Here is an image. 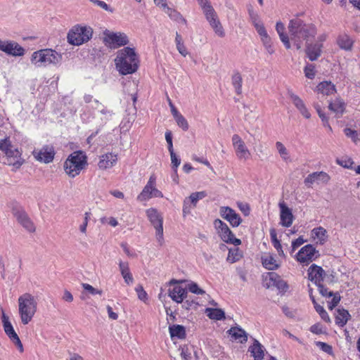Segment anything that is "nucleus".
Wrapping results in <instances>:
<instances>
[{
  "label": "nucleus",
  "instance_id": "nucleus-23",
  "mask_svg": "<svg viewBox=\"0 0 360 360\" xmlns=\"http://www.w3.org/2000/svg\"><path fill=\"white\" fill-rule=\"evenodd\" d=\"M325 272L323 269L316 264H312L308 269L309 279L315 283H320L323 280Z\"/></svg>",
  "mask_w": 360,
  "mask_h": 360
},
{
  "label": "nucleus",
  "instance_id": "nucleus-50",
  "mask_svg": "<svg viewBox=\"0 0 360 360\" xmlns=\"http://www.w3.org/2000/svg\"><path fill=\"white\" fill-rule=\"evenodd\" d=\"M316 345L319 347L323 352L330 354L333 355V351L332 346L329 345L328 344L323 342H316Z\"/></svg>",
  "mask_w": 360,
  "mask_h": 360
},
{
  "label": "nucleus",
  "instance_id": "nucleus-60",
  "mask_svg": "<svg viewBox=\"0 0 360 360\" xmlns=\"http://www.w3.org/2000/svg\"><path fill=\"white\" fill-rule=\"evenodd\" d=\"M82 287L85 290L88 291L91 295L102 294L101 290L94 288L93 286L88 283H82Z\"/></svg>",
  "mask_w": 360,
  "mask_h": 360
},
{
  "label": "nucleus",
  "instance_id": "nucleus-18",
  "mask_svg": "<svg viewBox=\"0 0 360 360\" xmlns=\"http://www.w3.org/2000/svg\"><path fill=\"white\" fill-rule=\"evenodd\" d=\"M105 41L107 43L117 46H124L128 44L127 36L124 33L108 32L105 34Z\"/></svg>",
  "mask_w": 360,
  "mask_h": 360
},
{
  "label": "nucleus",
  "instance_id": "nucleus-43",
  "mask_svg": "<svg viewBox=\"0 0 360 360\" xmlns=\"http://www.w3.org/2000/svg\"><path fill=\"white\" fill-rule=\"evenodd\" d=\"M248 11L250 16V19L255 26L256 24H259L262 22L260 20L259 16L257 12H255L253 9V7L252 5H249L248 7Z\"/></svg>",
  "mask_w": 360,
  "mask_h": 360
},
{
  "label": "nucleus",
  "instance_id": "nucleus-36",
  "mask_svg": "<svg viewBox=\"0 0 360 360\" xmlns=\"http://www.w3.org/2000/svg\"><path fill=\"white\" fill-rule=\"evenodd\" d=\"M310 298L314 304V307L316 311V312L320 315L321 318L326 322L327 323H330V316L328 315V314L327 313V311L324 309V308L319 305L315 298L314 297V296L312 295H310Z\"/></svg>",
  "mask_w": 360,
  "mask_h": 360
},
{
  "label": "nucleus",
  "instance_id": "nucleus-12",
  "mask_svg": "<svg viewBox=\"0 0 360 360\" xmlns=\"http://www.w3.org/2000/svg\"><path fill=\"white\" fill-rule=\"evenodd\" d=\"M219 214L220 216L228 221L233 227H238L242 222V219L240 215L229 207H221Z\"/></svg>",
  "mask_w": 360,
  "mask_h": 360
},
{
  "label": "nucleus",
  "instance_id": "nucleus-52",
  "mask_svg": "<svg viewBox=\"0 0 360 360\" xmlns=\"http://www.w3.org/2000/svg\"><path fill=\"white\" fill-rule=\"evenodd\" d=\"M193 208H195V207H193V205L190 202H188V200H186L185 198L184 200L183 210H182L184 217L191 214V210Z\"/></svg>",
  "mask_w": 360,
  "mask_h": 360
},
{
  "label": "nucleus",
  "instance_id": "nucleus-30",
  "mask_svg": "<svg viewBox=\"0 0 360 360\" xmlns=\"http://www.w3.org/2000/svg\"><path fill=\"white\" fill-rule=\"evenodd\" d=\"M119 267L124 282L128 285L132 283L134 281V278L130 272L128 262L120 261Z\"/></svg>",
  "mask_w": 360,
  "mask_h": 360
},
{
  "label": "nucleus",
  "instance_id": "nucleus-64",
  "mask_svg": "<svg viewBox=\"0 0 360 360\" xmlns=\"http://www.w3.org/2000/svg\"><path fill=\"white\" fill-rule=\"evenodd\" d=\"M165 139L168 145V150L169 152L174 151L173 143H172V134L170 131H167L165 132Z\"/></svg>",
  "mask_w": 360,
  "mask_h": 360
},
{
  "label": "nucleus",
  "instance_id": "nucleus-29",
  "mask_svg": "<svg viewBox=\"0 0 360 360\" xmlns=\"http://www.w3.org/2000/svg\"><path fill=\"white\" fill-rule=\"evenodd\" d=\"M337 44L341 49L351 51L353 46L354 40L347 34H342L338 36Z\"/></svg>",
  "mask_w": 360,
  "mask_h": 360
},
{
  "label": "nucleus",
  "instance_id": "nucleus-5",
  "mask_svg": "<svg viewBox=\"0 0 360 360\" xmlns=\"http://www.w3.org/2000/svg\"><path fill=\"white\" fill-rule=\"evenodd\" d=\"M62 59V56L53 49H41L35 51L32 55V63L37 66L57 65Z\"/></svg>",
  "mask_w": 360,
  "mask_h": 360
},
{
  "label": "nucleus",
  "instance_id": "nucleus-51",
  "mask_svg": "<svg viewBox=\"0 0 360 360\" xmlns=\"http://www.w3.org/2000/svg\"><path fill=\"white\" fill-rule=\"evenodd\" d=\"M290 96L292 100V102L293 103V104L295 105L297 110L302 108L303 106L305 105L304 101L298 96L291 93Z\"/></svg>",
  "mask_w": 360,
  "mask_h": 360
},
{
  "label": "nucleus",
  "instance_id": "nucleus-20",
  "mask_svg": "<svg viewBox=\"0 0 360 360\" xmlns=\"http://www.w3.org/2000/svg\"><path fill=\"white\" fill-rule=\"evenodd\" d=\"M117 161V156L112 153H108L100 156L98 166L101 169L112 167Z\"/></svg>",
  "mask_w": 360,
  "mask_h": 360
},
{
  "label": "nucleus",
  "instance_id": "nucleus-61",
  "mask_svg": "<svg viewBox=\"0 0 360 360\" xmlns=\"http://www.w3.org/2000/svg\"><path fill=\"white\" fill-rule=\"evenodd\" d=\"M91 213L90 212H85L84 214V219L83 223L79 226V230L82 233H85L86 231V227L88 225L89 219L90 218Z\"/></svg>",
  "mask_w": 360,
  "mask_h": 360
},
{
  "label": "nucleus",
  "instance_id": "nucleus-22",
  "mask_svg": "<svg viewBox=\"0 0 360 360\" xmlns=\"http://www.w3.org/2000/svg\"><path fill=\"white\" fill-rule=\"evenodd\" d=\"M187 293V289L181 285H175L169 289V296L176 303H182Z\"/></svg>",
  "mask_w": 360,
  "mask_h": 360
},
{
  "label": "nucleus",
  "instance_id": "nucleus-8",
  "mask_svg": "<svg viewBox=\"0 0 360 360\" xmlns=\"http://www.w3.org/2000/svg\"><path fill=\"white\" fill-rule=\"evenodd\" d=\"M214 226L224 242L233 244L235 246L240 245V240L235 238L233 232L225 222L219 219H217L214 221Z\"/></svg>",
  "mask_w": 360,
  "mask_h": 360
},
{
  "label": "nucleus",
  "instance_id": "nucleus-48",
  "mask_svg": "<svg viewBox=\"0 0 360 360\" xmlns=\"http://www.w3.org/2000/svg\"><path fill=\"white\" fill-rule=\"evenodd\" d=\"M304 72L305 77L309 79H314L316 75L315 66L313 64L307 63L304 67Z\"/></svg>",
  "mask_w": 360,
  "mask_h": 360
},
{
  "label": "nucleus",
  "instance_id": "nucleus-32",
  "mask_svg": "<svg viewBox=\"0 0 360 360\" xmlns=\"http://www.w3.org/2000/svg\"><path fill=\"white\" fill-rule=\"evenodd\" d=\"M169 331L172 338L184 339L186 335L185 328L181 325L169 326Z\"/></svg>",
  "mask_w": 360,
  "mask_h": 360
},
{
  "label": "nucleus",
  "instance_id": "nucleus-63",
  "mask_svg": "<svg viewBox=\"0 0 360 360\" xmlns=\"http://www.w3.org/2000/svg\"><path fill=\"white\" fill-rule=\"evenodd\" d=\"M309 330L312 333L317 334V335L324 333V330H323V326L320 323H316V324L312 325L310 327Z\"/></svg>",
  "mask_w": 360,
  "mask_h": 360
},
{
  "label": "nucleus",
  "instance_id": "nucleus-44",
  "mask_svg": "<svg viewBox=\"0 0 360 360\" xmlns=\"http://www.w3.org/2000/svg\"><path fill=\"white\" fill-rule=\"evenodd\" d=\"M242 255L238 248L230 249L229 250V255L227 259L231 263H234L238 261L241 258Z\"/></svg>",
  "mask_w": 360,
  "mask_h": 360
},
{
  "label": "nucleus",
  "instance_id": "nucleus-15",
  "mask_svg": "<svg viewBox=\"0 0 360 360\" xmlns=\"http://www.w3.org/2000/svg\"><path fill=\"white\" fill-rule=\"evenodd\" d=\"M278 206L280 208V224L284 227H290L294 219L292 210L283 201L280 202Z\"/></svg>",
  "mask_w": 360,
  "mask_h": 360
},
{
  "label": "nucleus",
  "instance_id": "nucleus-54",
  "mask_svg": "<svg viewBox=\"0 0 360 360\" xmlns=\"http://www.w3.org/2000/svg\"><path fill=\"white\" fill-rule=\"evenodd\" d=\"M135 290L137 293L138 297L139 300L142 301H145L148 299V295L146 292L144 290L143 286L141 285H138L135 288Z\"/></svg>",
  "mask_w": 360,
  "mask_h": 360
},
{
  "label": "nucleus",
  "instance_id": "nucleus-10",
  "mask_svg": "<svg viewBox=\"0 0 360 360\" xmlns=\"http://www.w3.org/2000/svg\"><path fill=\"white\" fill-rule=\"evenodd\" d=\"M319 256V252L316 250L314 245L308 244L298 251L295 258L300 263L307 265L316 260Z\"/></svg>",
  "mask_w": 360,
  "mask_h": 360
},
{
  "label": "nucleus",
  "instance_id": "nucleus-45",
  "mask_svg": "<svg viewBox=\"0 0 360 360\" xmlns=\"http://www.w3.org/2000/svg\"><path fill=\"white\" fill-rule=\"evenodd\" d=\"M174 118L175 119L177 125L184 131H187L188 129V123L186 118L181 113L174 117Z\"/></svg>",
  "mask_w": 360,
  "mask_h": 360
},
{
  "label": "nucleus",
  "instance_id": "nucleus-3",
  "mask_svg": "<svg viewBox=\"0 0 360 360\" xmlns=\"http://www.w3.org/2000/svg\"><path fill=\"white\" fill-rule=\"evenodd\" d=\"M87 157L82 150H76L68 155L63 164V169L71 178L78 176L87 166Z\"/></svg>",
  "mask_w": 360,
  "mask_h": 360
},
{
  "label": "nucleus",
  "instance_id": "nucleus-21",
  "mask_svg": "<svg viewBox=\"0 0 360 360\" xmlns=\"http://www.w3.org/2000/svg\"><path fill=\"white\" fill-rule=\"evenodd\" d=\"M156 177L154 174H152L146 185L143 188L142 191L137 196V200L140 202L146 201L151 198L152 189L153 186H155Z\"/></svg>",
  "mask_w": 360,
  "mask_h": 360
},
{
  "label": "nucleus",
  "instance_id": "nucleus-33",
  "mask_svg": "<svg viewBox=\"0 0 360 360\" xmlns=\"http://www.w3.org/2000/svg\"><path fill=\"white\" fill-rule=\"evenodd\" d=\"M312 235L314 238L317 240L316 243H319L320 245L324 244L327 240V231L324 228L321 226L314 228L312 230Z\"/></svg>",
  "mask_w": 360,
  "mask_h": 360
},
{
  "label": "nucleus",
  "instance_id": "nucleus-62",
  "mask_svg": "<svg viewBox=\"0 0 360 360\" xmlns=\"http://www.w3.org/2000/svg\"><path fill=\"white\" fill-rule=\"evenodd\" d=\"M318 288L321 295L328 297H330L333 295V292L328 291V288H326L323 285L319 283Z\"/></svg>",
  "mask_w": 360,
  "mask_h": 360
},
{
  "label": "nucleus",
  "instance_id": "nucleus-58",
  "mask_svg": "<svg viewBox=\"0 0 360 360\" xmlns=\"http://www.w3.org/2000/svg\"><path fill=\"white\" fill-rule=\"evenodd\" d=\"M11 145L8 139H4L0 141V150L6 154Z\"/></svg>",
  "mask_w": 360,
  "mask_h": 360
},
{
  "label": "nucleus",
  "instance_id": "nucleus-2",
  "mask_svg": "<svg viewBox=\"0 0 360 360\" xmlns=\"http://www.w3.org/2000/svg\"><path fill=\"white\" fill-rule=\"evenodd\" d=\"M115 62L116 68L123 75L135 72L139 67L137 55L135 51L129 47L119 51Z\"/></svg>",
  "mask_w": 360,
  "mask_h": 360
},
{
  "label": "nucleus",
  "instance_id": "nucleus-46",
  "mask_svg": "<svg viewBox=\"0 0 360 360\" xmlns=\"http://www.w3.org/2000/svg\"><path fill=\"white\" fill-rule=\"evenodd\" d=\"M98 112L103 115L101 120L104 123H106L108 120H111L114 114L112 110L108 109L104 105L99 109Z\"/></svg>",
  "mask_w": 360,
  "mask_h": 360
},
{
  "label": "nucleus",
  "instance_id": "nucleus-37",
  "mask_svg": "<svg viewBox=\"0 0 360 360\" xmlns=\"http://www.w3.org/2000/svg\"><path fill=\"white\" fill-rule=\"evenodd\" d=\"M231 83L235 89V91L238 95L242 94V84L243 78L241 75L238 72H236L231 78Z\"/></svg>",
  "mask_w": 360,
  "mask_h": 360
},
{
  "label": "nucleus",
  "instance_id": "nucleus-24",
  "mask_svg": "<svg viewBox=\"0 0 360 360\" xmlns=\"http://www.w3.org/2000/svg\"><path fill=\"white\" fill-rule=\"evenodd\" d=\"M321 43L306 44V53L311 61H314L319 58L321 54Z\"/></svg>",
  "mask_w": 360,
  "mask_h": 360
},
{
  "label": "nucleus",
  "instance_id": "nucleus-16",
  "mask_svg": "<svg viewBox=\"0 0 360 360\" xmlns=\"http://www.w3.org/2000/svg\"><path fill=\"white\" fill-rule=\"evenodd\" d=\"M13 214L18 223L27 231L30 233L35 231V226L33 222L23 210H16L14 211Z\"/></svg>",
  "mask_w": 360,
  "mask_h": 360
},
{
  "label": "nucleus",
  "instance_id": "nucleus-4",
  "mask_svg": "<svg viewBox=\"0 0 360 360\" xmlns=\"http://www.w3.org/2000/svg\"><path fill=\"white\" fill-rule=\"evenodd\" d=\"M18 310L22 323L27 324L37 311V302L33 295L24 293L18 298Z\"/></svg>",
  "mask_w": 360,
  "mask_h": 360
},
{
  "label": "nucleus",
  "instance_id": "nucleus-26",
  "mask_svg": "<svg viewBox=\"0 0 360 360\" xmlns=\"http://www.w3.org/2000/svg\"><path fill=\"white\" fill-rule=\"evenodd\" d=\"M263 266L268 270H276L281 266V262L275 259L272 255H267L262 257Z\"/></svg>",
  "mask_w": 360,
  "mask_h": 360
},
{
  "label": "nucleus",
  "instance_id": "nucleus-27",
  "mask_svg": "<svg viewBox=\"0 0 360 360\" xmlns=\"http://www.w3.org/2000/svg\"><path fill=\"white\" fill-rule=\"evenodd\" d=\"M249 351L255 360H262L264 359L265 349L258 340H254V343L249 347Z\"/></svg>",
  "mask_w": 360,
  "mask_h": 360
},
{
  "label": "nucleus",
  "instance_id": "nucleus-9",
  "mask_svg": "<svg viewBox=\"0 0 360 360\" xmlns=\"http://www.w3.org/2000/svg\"><path fill=\"white\" fill-rule=\"evenodd\" d=\"M203 13L206 17L207 20L210 22V26L214 30V32L220 37L224 36V29L217 18V13L211 4H206L202 7Z\"/></svg>",
  "mask_w": 360,
  "mask_h": 360
},
{
  "label": "nucleus",
  "instance_id": "nucleus-11",
  "mask_svg": "<svg viewBox=\"0 0 360 360\" xmlns=\"http://www.w3.org/2000/svg\"><path fill=\"white\" fill-rule=\"evenodd\" d=\"M32 155L37 161L48 164L53 160L55 150L53 146L45 145L40 149H34Z\"/></svg>",
  "mask_w": 360,
  "mask_h": 360
},
{
  "label": "nucleus",
  "instance_id": "nucleus-34",
  "mask_svg": "<svg viewBox=\"0 0 360 360\" xmlns=\"http://www.w3.org/2000/svg\"><path fill=\"white\" fill-rule=\"evenodd\" d=\"M205 313L210 319L219 321L225 319V313L221 309L207 308Z\"/></svg>",
  "mask_w": 360,
  "mask_h": 360
},
{
  "label": "nucleus",
  "instance_id": "nucleus-42",
  "mask_svg": "<svg viewBox=\"0 0 360 360\" xmlns=\"http://www.w3.org/2000/svg\"><path fill=\"white\" fill-rule=\"evenodd\" d=\"M276 149L281 158L286 161L289 159V153L285 146L280 141L276 143Z\"/></svg>",
  "mask_w": 360,
  "mask_h": 360
},
{
  "label": "nucleus",
  "instance_id": "nucleus-19",
  "mask_svg": "<svg viewBox=\"0 0 360 360\" xmlns=\"http://www.w3.org/2000/svg\"><path fill=\"white\" fill-rule=\"evenodd\" d=\"M316 91L318 95V98L321 99L324 96H330L336 92L335 86L328 81H323L320 82L316 88Z\"/></svg>",
  "mask_w": 360,
  "mask_h": 360
},
{
  "label": "nucleus",
  "instance_id": "nucleus-13",
  "mask_svg": "<svg viewBox=\"0 0 360 360\" xmlns=\"http://www.w3.org/2000/svg\"><path fill=\"white\" fill-rule=\"evenodd\" d=\"M232 143L234 147L236 154L239 159L247 160L250 157V151L246 147L244 141L238 134L232 136Z\"/></svg>",
  "mask_w": 360,
  "mask_h": 360
},
{
  "label": "nucleus",
  "instance_id": "nucleus-55",
  "mask_svg": "<svg viewBox=\"0 0 360 360\" xmlns=\"http://www.w3.org/2000/svg\"><path fill=\"white\" fill-rule=\"evenodd\" d=\"M8 151L6 154V155L8 158H20L21 156V152L18 150V148H15L13 145L11 146V148H9Z\"/></svg>",
  "mask_w": 360,
  "mask_h": 360
},
{
  "label": "nucleus",
  "instance_id": "nucleus-6",
  "mask_svg": "<svg viewBox=\"0 0 360 360\" xmlns=\"http://www.w3.org/2000/svg\"><path fill=\"white\" fill-rule=\"evenodd\" d=\"M92 29L90 27L75 25L68 34V41L72 45L79 46L87 42L92 37Z\"/></svg>",
  "mask_w": 360,
  "mask_h": 360
},
{
  "label": "nucleus",
  "instance_id": "nucleus-49",
  "mask_svg": "<svg viewBox=\"0 0 360 360\" xmlns=\"http://www.w3.org/2000/svg\"><path fill=\"white\" fill-rule=\"evenodd\" d=\"M171 161H172V167L175 174L177 173V168L181 163V160L176 155L174 151L170 152Z\"/></svg>",
  "mask_w": 360,
  "mask_h": 360
},
{
  "label": "nucleus",
  "instance_id": "nucleus-25",
  "mask_svg": "<svg viewBox=\"0 0 360 360\" xmlns=\"http://www.w3.org/2000/svg\"><path fill=\"white\" fill-rule=\"evenodd\" d=\"M2 311V323L5 333L9 338L11 341L18 337V334L15 333L11 323L10 322L8 317L6 315L4 310L1 309Z\"/></svg>",
  "mask_w": 360,
  "mask_h": 360
},
{
  "label": "nucleus",
  "instance_id": "nucleus-1",
  "mask_svg": "<svg viewBox=\"0 0 360 360\" xmlns=\"http://www.w3.org/2000/svg\"><path fill=\"white\" fill-rule=\"evenodd\" d=\"M288 30L291 39L297 49L301 48L304 40L307 44L314 38L316 34V30L314 25H306L299 18H295L290 21Z\"/></svg>",
  "mask_w": 360,
  "mask_h": 360
},
{
  "label": "nucleus",
  "instance_id": "nucleus-47",
  "mask_svg": "<svg viewBox=\"0 0 360 360\" xmlns=\"http://www.w3.org/2000/svg\"><path fill=\"white\" fill-rule=\"evenodd\" d=\"M344 133L347 137L350 138L354 143H356L359 140V134L357 131L354 129L347 127L344 129Z\"/></svg>",
  "mask_w": 360,
  "mask_h": 360
},
{
  "label": "nucleus",
  "instance_id": "nucleus-40",
  "mask_svg": "<svg viewBox=\"0 0 360 360\" xmlns=\"http://www.w3.org/2000/svg\"><path fill=\"white\" fill-rule=\"evenodd\" d=\"M206 196V193L205 191L195 192L190 195L188 198H186V200H188L193 207H196V205L199 200L204 198Z\"/></svg>",
  "mask_w": 360,
  "mask_h": 360
},
{
  "label": "nucleus",
  "instance_id": "nucleus-39",
  "mask_svg": "<svg viewBox=\"0 0 360 360\" xmlns=\"http://www.w3.org/2000/svg\"><path fill=\"white\" fill-rule=\"evenodd\" d=\"M270 236H271V239L273 245L276 249V250L278 253V255L281 257L285 258V255L282 249V246H281L280 241L277 238V235H276L275 229L270 230Z\"/></svg>",
  "mask_w": 360,
  "mask_h": 360
},
{
  "label": "nucleus",
  "instance_id": "nucleus-7",
  "mask_svg": "<svg viewBox=\"0 0 360 360\" xmlns=\"http://www.w3.org/2000/svg\"><path fill=\"white\" fill-rule=\"evenodd\" d=\"M146 212L148 220L155 229L157 241L162 246L164 244L163 218L155 208L148 209Z\"/></svg>",
  "mask_w": 360,
  "mask_h": 360
},
{
  "label": "nucleus",
  "instance_id": "nucleus-53",
  "mask_svg": "<svg viewBox=\"0 0 360 360\" xmlns=\"http://www.w3.org/2000/svg\"><path fill=\"white\" fill-rule=\"evenodd\" d=\"M133 122V118H124L120 124V129L123 131H128L131 128Z\"/></svg>",
  "mask_w": 360,
  "mask_h": 360
},
{
  "label": "nucleus",
  "instance_id": "nucleus-56",
  "mask_svg": "<svg viewBox=\"0 0 360 360\" xmlns=\"http://www.w3.org/2000/svg\"><path fill=\"white\" fill-rule=\"evenodd\" d=\"M188 290L192 293L196 294V295H203L205 292L199 288L197 283H191L188 284Z\"/></svg>",
  "mask_w": 360,
  "mask_h": 360
},
{
  "label": "nucleus",
  "instance_id": "nucleus-31",
  "mask_svg": "<svg viewBox=\"0 0 360 360\" xmlns=\"http://www.w3.org/2000/svg\"><path fill=\"white\" fill-rule=\"evenodd\" d=\"M338 314L335 316V323L340 327L345 326L351 316L349 311L345 309H338L337 310Z\"/></svg>",
  "mask_w": 360,
  "mask_h": 360
},
{
  "label": "nucleus",
  "instance_id": "nucleus-41",
  "mask_svg": "<svg viewBox=\"0 0 360 360\" xmlns=\"http://www.w3.org/2000/svg\"><path fill=\"white\" fill-rule=\"evenodd\" d=\"M314 107L316 109L319 117L321 119L323 126L328 127L330 130H332L331 127L328 124V117L322 111L321 106L319 103H315Z\"/></svg>",
  "mask_w": 360,
  "mask_h": 360
},
{
  "label": "nucleus",
  "instance_id": "nucleus-38",
  "mask_svg": "<svg viewBox=\"0 0 360 360\" xmlns=\"http://www.w3.org/2000/svg\"><path fill=\"white\" fill-rule=\"evenodd\" d=\"M164 11L172 20L182 24L186 23L185 18H184L181 14L177 11L171 8L169 6H167Z\"/></svg>",
  "mask_w": 360,
  "mask_h": 360
},
{
  "label": "nucleus",
  "instance_id": "nucleus-17",
  "mask_svg": "<svg viewBox=\"0 0 360 360\" xmlns=\"http://www.w3.org/2000/svg\"><path fill=\"white\" fill-rule=\"evenodd\" d=\"M330 180L329 175L324 172H316L309 174L304 179V184L307 187H311L314 183L326 184Z\"/></svg>",
  "mask_w": 360,
  "mask_h": 360
},
{
  "label": "nucleus",
  "instance_id": "nucleus-35",
  "mask_svg": "<svg viewBox=\"0 0 360 360\" xmlns=\"http://www.w3.org/2000/svg\"><path fill=\"white\" fill-rule=\"evenodd\" d=\"M328 108L337 114L342 115L345 109V103L342 100L336 98L333 102L329 103Z\"/></svg>",
  "mask_w": 360,
  "mask_h": 360
},
{
  "label": "nucleus",
  "instance_id": "nucleus-59",
  "mask_svg": "<svg viewBox=\"0 0 360 360\" xmlns=\"http://www.w3.org/2000/svg\"><path fill=\"white\" fill-rule=\"evenodd\" d=\"M254 27L261 38L269 35L264 26L263 22H261L259 24H256Z\"/></svg>",
  "mask_w": 360,
  "mask_h": 360
},
{
  "label": "nucleus",
  "instance_id": "nucleus-57",
  "mask_svg": "<svg viewBox=\"0 0 360 360\" xmlns=\"http://www.w3.org/2000/svg\"><path fill=\"white\" fill-rule=\"evenodd\" d=\"M333 299L328 304V308L332 310L334 307H335L340 302L341 297L339 292H333V295L332 296Z\"/></svg>",
  "mask_w": 360,
  "mask_h": 360
},
{
  "label": "nucleus",
  "instance_id": "nucleus-14",
  "mask_svg": "<svg viewBox=\"0 0 360 360\" xmlns=\"http://www.w3.org/2000/svg\"><path fill=\"white\" fill-rule=\"evenodd\" d=\"M0 50L6 53L15 56L24 55L25 50L18 44L0 39Z\"/></svg>",
  "mask_w": 360,
  "mask_h": 360
},
{
  "label": "nucleus",
  "instance_id": "nucleus-28",
  "mask_svg": "<svg viewBox=\"0 0 360 360\" xmlns=\"http://www.w3.org/2000/svg\"><path fill=\"white\" fill-rule=\"evenodd\" d=\"M228 333L234 340H238L241 343L248 340L247 333L240 327H232L228 330Z\"/></svg>",
  "mask_w": 360,
  "mask_h": 360
}]
</instances>
